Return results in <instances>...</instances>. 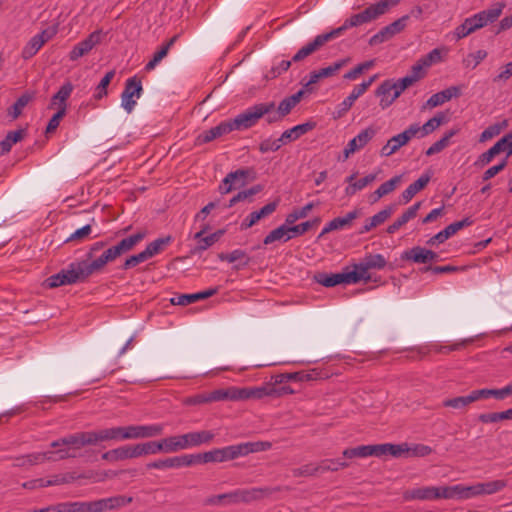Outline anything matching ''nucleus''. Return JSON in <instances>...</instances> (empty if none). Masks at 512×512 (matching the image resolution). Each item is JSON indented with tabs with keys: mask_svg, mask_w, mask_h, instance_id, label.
Here are the masks:
<instances>
[{
	"mask_svg": "<svg viewBox=\"0 0 512 512\" xmlns=\"http://www.w3.org/2000/svg\"><path fill=\"white\" fill-rule=\"evenodd\" d=\"M503 486L504 482H478L474 485L423 486L406 490L403 497L407 501H434L440 499L463 500L482 494H493L499 491Z\"/></svg>",
	"mask_w": 512,
	"mask_h": 512,
	"instance_id": "1",
	"label": "nucleus"
},
{
	"mask_svg": "<svg viewBox=\"0 0 512 512\" xmlns=\"http://www.w3.org/2000/svg\"><path fill=\"white\" fill-rule=\"evenodd\" d=\"M431 452L432 448L424 444H415L413 446H409L407 443H382L374 445H360L357 447L347 448L343 451V456L345 458H385L387 456L402 458L410 456L424 457L431 454Z\"/></svg>",
	"mask_w": 512,
	"mask_h": 512,
	"instance_id": "2",
	"label": "nucleus"
},
{
	"mask_svg": "<svg viewBox=\"0 0 512 512\" xmlns=\"http://www.w3.org/2000/svg\"><path fill=\"white\" fill-rule=\"evenodd\" d=\"M271 447L272 443L268 441L245 442L186 456L189 467L197 464L222 463L251 453L267 451Z\"/></svg>",
	"mask_w": 512,
	"mask_h": 512,
	"instance_id": "3",
	"label": "nucleus"
},
{
	"mask_svg": "<svg viewBox=\"0 0 512 512\" xmlns=\"http://www.w3.org/2000/svg\"><path fill=\"white\" fill-rule=\"evenodd\" d=\"M106 246V241L93 243L86 253V259L78 261L82 268V275H85L87 279L95 273L102 272L108 263L117 259L112 246L109 248Z\"/></svg>",
	"mask_w": 512,
	"mask_h": 512,
	"instance_id": "4",
	"label": "nucleus"
},
{
	"mask_svg": "<svg viewBox=\"0 0 512 512\" xmlns=\"http://www.w3.org/2000/svg\"><path fill=\"white\" fill-rule=\"evenodd\" d=\"M504 7V3L498 2L492 7L466 18L462 24L456 27L454 35L457 39H462L488 24L494 23L501 16Z\"/></svg>",
	"mask_w": 512,
	"mask_h": 512,
	"instance_id": "5",
	"label": "nucleus"
},
{
	"mask_svg": "<svg viewBox=\"0 0 512 512\" xmlns=\"http://www.w3.org/2000/svg\"><path fill=\"white\" fill-rule=\"evenodd\" d=\"M398 3L396 0H381L376 4H372L360 13L353 14L347 18L344 23L333 30H331L334 38L341 36L347 29L357 27L365 23H369L379 16L385 14L391 7Z\"/></svg>",
	"mask_w": 512,
	"mask_h": 512,
	"instance_id": "6",
	"label": "nucleus"
},
{
	"mask_svg": "<svg viewBox=\"0 0 512 512\" xmlns=\"http://www.w3.org/2000/svg\"><path fill=\"white\" fill-rule=\"evenodd\" d=\"M343 455L338 459H325L319 463L305 464L299 468H294L290 471L287 477L300 478V477H322L327 471H338L340 468L348 466Z\"/></svg>",
	"mask_w": 512,
	"mask_h": 512,
	"instance_id": "7",
	"label": "nucleus"
},
{
	"mask_svg": "<svg viewBox=\"0 0 512 512\" xmlns=\"http://www.w3.org/2000/svg\"><path fill=\"white\" fill-rule=\"evenodd\" d=\"M275 109L274 102L259 103L249 107L244 112L237 115L234 119H230L233 130H245L253 127L260 118L269 114Z\"/></svg>",
	"mask_w": 512,
	"mask_h": 512,
	"instance_id": "8",
	"label": "nucleus"
},
{
	"mask_svg": "<svg viewBox=\"0 0 512 512\" xmlns=\"http://www.w3.org/2000/svg\"><path fill=\"white\" fill-rule=\"evenodd\" d=\"M101 443L100 430L77 432L53 441L52 448L68 446L74 452L88 445Z\"/></svg>",
	"mask_w": 512,
	"mask_h": 512,
	"instance_id": "9",
	"label": "nucleus"
},
{
	"mask_svg": "<svg viewBox=\"0 0 512 512\" xmlns=\"http://www.w3.org/2000/svg\"><path fill=\"white\" fill-rule=\"evenodd\" d=\"M86 280V276L82 275V268L80 267L78 261H75L70 263L67 269H62L58 273L48 277L45 280V283L49 288H56L63 285L82 283Z\"/></svg>",
	"mask_w": 512,
	"mask_h": 512,
	"instance_id": "10",
	"label": "nucleus"
},
{
	"mask_svg": "<svg viewBox=\"0 0 512 512\" xmlns=\"http://www.w3.org/2000/svg\"><path fill=\"white\" fill-rule=\"evenodd\" d=\"M269 494L268 489L262 488H251V489H242L236 490L230 493L219 494L210 497L207 502L209 504L215 505L222 502L236 503V502H249L252 500L260 499Z\"/></svg>",
	"mask_w": 512,
	"mask_h": 512,
	"instance_id": "11",
	"label": "nucleus"
},
{
	"mask_svg": "<svg viewBox=\"0 0 512 512\" xmlns=\"http://www.w3.org/2000/svg\"><path fill=\"white\" fill-rule=\"evenodd\" d=\"M350 62V58H344L334 62L333 64L320 68L319 70H314L309 74V80L304 84V88L307 92L312 93L315 88L314 84L319 82L324 78H330L338 74V72L345 67Z\"/></svg>",
	"mask_w": 512,
	"mask_h": 512,
	"instance_id": "12",
	"label": "nucleus"
},
{
	"mask_svg": "<svg viewBox=\"0 0 512 512\" xmlns=\"http://www.w3.org/2000/svg\"><path fill=\"white\" fill-rule=\"evenodd\" d=\"M131 498L123 496H113L94 501H81L83 512H104L107 510L116 509L129 503Z\"/></svg>",
	"mask_w": 512,
	"mask_h": 512,
	"instance_id": "13",
	"label": "nucleus"
},
{
	"mask_svg": "<svg viewBox=\"0 0 512 512\" xmlns=\"http://www.w3.org/2000/svg\"><path fill=\"white\" fill-rule=\"evenodd\" d=\"M408 20H409V15H404L401 18L397 19L396 21L392 22L391 24L383 27L378 33H376L375 35H373L370 38L369 44L371 46H374V45L383 43L385 41H388L394 35H396L404 30V28L407 25Z\"/></svg>",
	"mask_w": 512,
	"mask_h": 512,
	"instance_id": "14",
	"label": "nucleus"
},
{
	"mask_svg": "<svg viewBox=\"0 0 512 512\" xmlns=\"http://www.w3.org/2000/svg\"><path fill=\"white\" fill-rule=\"evenodd\" d=\"M335 39L332 35V32H327L323 34L317 35L312 41L306 43L302 48H300L295 55L292 57L293 62H300L312 55L316 51H318L321 47H323L327 42Z\"/></svg>",
	"mask_w": 512,
	"mask_h": 512,
	"instance_id": "15",
	"label": "nucleus"
},
{
	"mask_svg": "<svg viewBox=\"0 0 512 512\" xmlns=\"http://www.w3.org/2000/svg\"><path fill=\"white\" fill-rule=\"evenodd\" d=\"M100 430L101 442L104 441H122V440H131L135 438V426H118L111 427Z\"/></svg>",
	"mask_w": 512,
	"mask_h": 512,
	"instance_id": "16",
	"label": "nucleus"
},
{
	"mask_svg": "<svg viewBox=\"0 0 512 512\" xmlns=\"http://www.w3.org/2000/svg\"><path fill=\"white\" fill-rule=\"evenodd\" d=\"M232 131H234V130L231 125L230 119L223 121V122L219 123L217 126L212 127L210 129L205 130L202 133H200L195 140V144L202 145V144L209 143V142H211L219 137H222Z\"/></svg>",
	"mask_w": 512,
	"mask_h": 512,
	"instance_id": "17",
	"label": "nucleus"
},
{
	"mask_svg": "<svg viewBox=\"0 0 512 512\" xmlns=\"http://www.w3.org/2000/svg\"><path fill=\"white\" fill-rule=\"evenodd\" d=\"M215 434L210 430L189 432L181 435L183 449L198 447L203 444H210Z\"/></svg>",
	"mask_w": 512,
	"mask_h": 512,
	"instance_id": "18",
	"label": "nucleus"
},
{
	"mask_svg": "<svg viewBox=\"0 0 512 512\" xmlns=\"http://www.w3.org/2000/svg\"><path fill=\"white\" fill-rule=\"evenodd\" d=\"M355 275H347V272L342 273H325L319 272L314 275V280L325 287H334L339 284H349L350 280H353Z\"/></svg>",
	"mask_w": 512,
	"mask_h": 512,
	"instance_id": "19",
	"label": "nucleus"
},
{
	"mask_svg": "<svg viewBox=\"0 0 512 512\" xmlns=\"http://www.w3.org/2000/svg\"><path fill=\"white\" fill-rule=\"evenodd\" d=\"M394 87V79H386L375 90V95L380 98L379 105L382 109L388 108L397 99Z\"/></svg>",
	"mask_w": 512,
	"mask_h": 512,
	"instance_id": "20",
	"label": "nucleus"
},
{
	"mask_svg": "<svg viewBox=\"0 0 512 512\" xmlns=\"http://www.w3.org/2000/svg\"><path fill=\"white\" fill-rule=\"evenodd\" d=\"M188 467L187 456L180 455L166 459H160L146 464L145 469L167 470L173 468Z\"/></svg>",
	"mask_w": 512,
	"mask_h": 512,
	"instance_id": "21",
	"label": "nucleus"
},
{
	"mask_svg": "<svg viewBox=\"0 0 512 512\" xmlns=\"http://www.w3.org/2000/svg\"><path fill=\"white\" fill-rule=\"evenodd\" d=\"M278 206V201H273L263 206L258 211L251 212L241 223V230L248 229L255 225L259 220L272 214Z\"/></svg>",
	"mask_w": 512,
	"mask_h": 512,
	"instance_id": "22",
	"label": "nucleus"
},
{
	"mask_svg": "<svg viewBox=\"0 0 512 512\" xmlns=\"http://www.w3.org/2000/svg\"><path fill=\"white\" fill-rule=\"evenodd\" d=\"M218 292V288H210L205 291L192 293V294H180L176 295L173 298H171V303L173 305H189L191 303H195L199 300L207 299L213 295H215Z\"/></svg>",
	"mask_w": 512,
	"mask_h": 512,
	"instance_id": "23",
	"label": "nucleus"
},
{
	"mask_svg": "<svg viewBox=\"0 0 512 512\" xmlns=\"http://www.w3.org/2000/svg\"><path fill=\"white\" fill-rule=\"evenodd\" d=\"M277 392L276 388L273 386H262V387H245L238 388V399L247 400V399H261L265 396H274V393Z\"/></svg>",
	"mask_w": 512,
	"mask_h": 512,
	"instance_id": "24",
	"label": "nucleus"
},
{
	"mask_svg": "<svg viewBox=\"0 0 512 512\" xmlns=\"http://www.w3.org/2000/svg\"><path fill=\"white\" fill-rule=\"evenodd\" d=\"M461 94L460 87L451 86L445 90L433 94L427 101L424 107L434 108L442 105L443 103L451 100L453 97H459Z\"/></svg>",
	"mask_w": 512,
	"mask_h": 512,
	"instance_id": "25",
	"label": "nucleus"
},
{
	"mask_svg": "<svg viewBox=\"0 0 512 512\" xmlns=\"http://www.w3.org/2000/svg\"><path fill=\"white\" fill-rule=\"evenodd\" d=\"M364 86H354L352 92L341 103H339L333 112V118L339 119L343 117L353 106L354 102L364 94Z\"/></svg>",
	"mask_w": 512,
	"mask_h": 512,
	"instance_id": "26",
	"label": "nucleus"
},
{
	"mask_svg": "<svg viewBox=\"0 0 512 512\" xmlns=\"http://www.w3.org/2000/svg\"><path fill=\"white\" fill-rule=\"evenodd\" d=\"M316 127V123L313 121H309L303 124L296 125L291 129L284 131L280 136V141L283 144H287L289 142L295 141L300 138L302 135L307 132L313 130Z\"/></svg>",
	"mask_w": 512,
	"mask_h": 512,
	"instance_id": "27",
	"label": "nucleus"
},
{
	"mask_svg": "<svg viewBox=\"0 0 512 512\" xmlns=\"http://www.w3.org/2000/svg\"><path fill=\"white\" fill-rule=\"evenodd\" d=\"M431 180L429 173L422 174L416 181L410 184L401 194L403 202L406 204L421 190H423Z\"/></svg>",
	"mask_w": 512,
	"mask_h": 512,
	"instance_id": "28",
	"label": "nucleus"
},
{
	"mask_svg": "<svg viewBox=\"0 0 512 512\" xmlns=\"http://www.w3.org/2000/svg\"><path fill=\"white\" fill-rule=\"evenodd\" d=\"M394 207L393 206H387L383 210L379 211L374 216L368 218L365 221L364 226L360 229L359 234H365L371 231L373 228L381 225L384 223L393 213Z\"/></svg>",
	"mask_w": 512,
	"mask_h": 512,
	"instance_id": "29",
	"label": "nucleus"
},
{
	"mask_svg": "<svg viewBox=\"0 0 512 512\" xmlns=\"http://www.w3.org/2000/svg\"><path fill=\"white\" fill-rule=\"evenodd\" d=\"M291 225L286 224V222L272 230L263 240L264 245H269L274 243L275 241H283L287 242L294 237L292 230H290Z\"/></svg>",
	"mask_w": 512,
	"mask_h": 512,
	"instance_id": "30",
	"label": "nucleus"
},
{
	"mask_svg": "<svg viewBox=\"0 0 512 512\" xmlns=\"http://www.w3.org/2000/svg\"><path fill=\"white\" fill-rule=\"evenodd\" d=\"M421 206V202H416L410 206L399 218H397L391 225L387 227V233L393 234L399 230L408 221L417 216L418 210Z\"/></svg>",
	"mask_w": 512,
	"mask_h": 512,
	"instance_id": "31",
	"label": "nucleus"
},
{
	"mask_svg": "<svg viewBox=\"0 0 512 512\" xmlns=\"http://www.w3.org/2000/svg\"><path fill=\"white\" fill-rule=\"evenodd\" d=\"M228 179L233 182L235 188H240L247 184V180H254L256 173L253 168H242L227 174Z\"/></svg>",
	"mask_w": 512,
	"mask_h": 512,
	"instance_id": "32",
	"label": "nucleus"
},
{
	"mask_svg": "<svg viewBox=\"0 0 512 512\" xmlns=\"http://www.w3.org/2000/svg\"><path fill=\"white\" fill-rule=\"evenodd\" d=\"M218 258L221 261H227L229 263L240 261V263L236 265L237 269L248 266L251 261V258L247 255V253L241 249H235L230 253H219Z\"/></svg>",
	"mask_w": 512,
	"mask_h": 512,
	"instance_id": "33",
	"label": "nucleus"
},
{
	"mask_svg": "<svg viewBox=\"0 0 512 512\" xmlns=\"http://www.w3.org/2000/svg\"><path fill=\"white\" fill-rule=\"evenodd\" d=\"M375 135L376 129L370 126L362 130L357 136L351 139L348 142V145H352L355 151H359L360 149L364 148Z\"/></svg>",
	"mask_w": 512,
	"mask_h": 512,
	"instance_id": "34",
	"label": "nucleus"
},
{
	"mask_svg": "<svg viewBox=\"0 0 512 512\" xmlns=\"http://www.w3.org/2000/svg\"><path fill=\"white\" fill-rule=\"evenodd\" d=\"M135 426V438L144 439L152 438L162 435L163 425L152 424V425H134Z\"/></svg>",
	"mask_w": 512,
	"mask_h": 512,
	"instance_id": "35",
	"label": "nucleus"
},
{
	"mask_svg": "<svg viewBox=\"0 0 512 512\" xmlns=\"http://www.w3.org/2000/svg\"><path fill=\"white\" fill-rule=\"evenodd\" d=\"M238 387H229L227 389H216L208 393L210 402L217 401H239L238 399Z\"/></svg>",
	"mask_w": 512,
	"mask_h": 512,
	"instance_id": "36",
	"label": "nucleus"
},
{
	"mask_svg": "<svg viewBox=\"0 0 512 512\" xmlns=\"http://www.w3.org/2000/svg\"><path fill=\"white\" fill-rule=\"evenodd\" d=\"M34 95L29 92L23 93L15 103L7 110V114L12 120H16L22 114L23 109L33 99Z\"/></svg>",
	"mask_w": 512,
	"mask_h": 512,
	"instance_id": "37",
	"label": "nucleus"
},
{
	"mask_svg": "<svg viewBox=\"0 0 512 512\" xmlns=\"http://www.w3.org/2000/svg\"><path fill=\"white\" fill-rule=\"evenodd\" d=\"M407 143L402 137L401 134H397L391 137L387 143L381 148L380 154L384 157H389L392 154L396 153L401 147L405 146Z\"/></svg>",
	"mask_w": 512,
	"mask_h": 512,
	"instance_id": "38",
	"label": "nucleus"
},
{
	"mask_svg": "<svg viewBox=\"0 0 512 512\" xmlns=\"http://www.w3.org/2000/svg\"><path fill=\"white\" fill-rule=\"evenodd\" d=\"M459 132V129H451L447 131L444 136L436 141L434 144H432L425 152L427 156H432L437 153H440L442 150H444L448 145L450 139L455 136Z\"/></svg>",
	"mask_w": 512,
	"mask_h": 512,
	"instance_id": "39",
	"label": "nucleus"
},
{
	"mask_svg": "<svg viewBox=\"0 0 512 512\" xmlns=\"http://www.w3.org/2000/svg\"><path fill=\"white\" fill-rule=\"evenodd\" d=\"M502 144H504V140H498L490 149L478 157L475 165L480 167L488 165L496 155L503 152Z\"/></svg>",
	"mask_w": 512,
	"mask_h": 512,
	"instance_id": "40",
	"label": "nucleus"
},
{
	"mask_svg": "<svg viewBox=\"0 0 512 512\" xmlns=\"http://www.w3.org/2000/svg\"><path fill=\"white\" fill-rule=\"evenodd\" d=\"M162 453H176L184 450L182 446L181 435L166 437L160 440Z\"/></svg>",
	"mask_w": 512,
	"mask_h": 512,
	"instance_id": "41",
	"label": "nucleus"
},
{
	"mask_svg": "<svg viewBox=\"0 0 512 512\" xmlns=\"http://www.w3.org/2000/svg\"><path fill=\"white\" fill-rule=\"evenodd\" d=\"M447 122V117L444 112L437 113L434 117L430 118L425 124L421 126V137H425L436 130L440 125Z\"/></svg>",
	"mask_w": 512,
	"mask_h": 512,
	"instance_id": "42",
	"label": "nucleus"
},
{
	"mask_svg": "<svg viewBox=\"0 0 512 512\" xmlns=\"http://www.w3.org/2000/svg\"><path fill=\"white\" fill-rule=\"evenodd\" d=\"M171 242H172L171 236L158 238V239L152 241L151 243H149L146 246L144 252L150 259V258L154 257L155 255L161 253L165 249V247L167 245H169Z\"/></svg>",
	"mask_w": 512,
	"mask_h": 512,
	"instance_id": "43",
	"label": "nucleus"
},
{
	"mask_svg": "<svg viewBox=\"0 0 512 512\" xmlns=\"http://www.w3.org/2000/svg\"><path fill=\"white\" fill-rule=\"evenodd\" d=\"M426 249L420 246H415L411 249L404 251L401 255L402 260L412 261L414 263H427Z\"/></svg>",
	"mask_w": 512,
	"mask_h": 512,
	"instance_id": "44",
	"label": "nucleus"
},
{
	"mask_svg": "<svg viewBox=\"0 0 512 512\" xmlns=\"http://www.w3.org/2000/svg\"><path fill=\"white\" fill-rule=\"evenodd\" d=\"M73 91V85L70 82L65 83L60 87L57 93L53 95L51 98L50 108L54 106H59V108L63 105H66V100L70 97Z\"/></svg>",
	"mask_w": 512,
	"mask_h": 512,
	"instance_id": "45",
	"label": "nucleus"
},
{
	"mask_svg": "<svg viewBox=\"0 0 512 512\" xmlns=\"http://www.w3.org/2000/svg\"><path fill=\"white\" fill-rule=\"evenodd\" d=\"M354 270L352 271H346L347 275H355V278L353 280L349 281V284H356L360 282L361 280L369 281L371 279L370 274L368 271L370 268L366 265L365 261L362 259L361 262L354 264Z\"/></svg>",
	"mask_w": 512,
	"mask_h": 512,
	"instance_id": "46",
	"label": "nucleus"
},
{
	"mask_svg": "<svg viewBox=\"0 0 512 512\" xmlns=\"http://www.w3.org/2000/svg\"><path fill=\"white\" fill-rule=\"evenodd\" d=\"M41 453L42 455H45V461H57L76 456L75 452H73L68 446L57 447L55 450Z\"/></svg>",
	"mask_w": 512,
	"mask_h": 512,
	"instance_id": "47",
	"label": "nucleus"
},
{
	"mask_svg": "<svg viewBox=\"0 0 512 512\" xmlns=\"http://www.w3.org/2000/svg\"><path fill=\"white\" fill-rule=\"evenodd\" d=\"M44 461L45 455H42L41 452H36L16 458L14 465L18 467L32 466L35 464L43 463Z\"/></svg>",
	"mask_w": 512,
	"mask_h": 512,
	"instance_id": "48",
	"label": "nucleus"
},
{
	"mask_svg": "<svg viewBox=\"0 0 512 512\" xmlns=\"http://www.w3.org/2000/svg\"><path fill=\"white\" fill-rule=\"evenodd\" d=\"M508 126V121L505 119L501 122L488 126L480 135V142H485L499 135L503 129Z\"/></svg>",
	"mask_w": 512,
	"mask_h": 512,
	"instance_id": "49",
	"label": "nucleus"
},
{
	"mask_svg": "<svg viewBox=\"0 0 512 512\" xmlns=\"http://www.w3.org/2000/svg\"><path fill=\"white\" fill-rule=\"evenodd\" d=\"M510 409L502 412L483 413L478 416L481 423H496L503 420L512 419Z\"/></svg>",
	"mask_w": 512,
	"mask_h": 512,
	"instance_id": "50",
	"label": "nucleus"
},
{
	"mask_svg": "<svg viewBox=\"0 0 512 512\" xmlns=\"http://www.w3.org/2000/svg\"><path fill=\"white\" fill-rule=\"evenodd\" d=\"M102 459L108 462H115L129 459L127 445L111 449L102 454Z\"/></svg>",
	"mask_w": 512,
	"mask_h": 512,
	"instance_id": "51",
	"label": "nucleus"
},
{
	"mask_svg": "<svg viewBox=\"0 0 512 512\" xmlns=\"http://www.w3.org/2000/svg\"><path fill=\"white\" fill-rule=\"evenodd\" d=\"M374 64H375L374 60H368V61L362 62V63L358 64L357 66H355L353 69L346 72L343 75V78L346 80H350V81L356 80L359 77V75H361L363 72L371 69L374 66Z\"/></svg>",
	"mask_w": 512,
	"mask_h": 512,
	"instance_id": "52",
	"label": "nucleus"
},
{
	"mask_svg": "<svg viewBox=\"0 0 512 512\" xmlns=\"http://www.w3.org/2000/svg\"><path fill=\"white\" fill-rule=\"evenodd\" d=\"M95 223V219H91V223L84 225L83 227L77 229L74 233H72L67 239L66 242H74L78 241L81 242L83 240H86L90 238V235L92 233V224Z\"/></svg>",
	"mask_w": 512,
	"mask_h": 512,
	"instance_id": "53",
	"label": "nucleus"
},
{
	"mask_svg": "<svg viewBox=\"0 0 512 512\" xmlns=\"http://www.w3.org/2000/svg\"><path fill=\"white\" fill-rule=\"evenodd\" d=\"M314 206V203L310 202L302 208L293 210L286 216V224L293 225L297 220L305 218Z\"/></svg>",
	"mask_w": 512,
	"mask_h": 512,
	"instance_id": "54",
	"label": "nucleus"
},
{
	"mask_svg": "<svg viewBox=\"0 0 512 512\" xmlns=\"http://www.w3.org/2000/svg\"><path fill=\"white\" fill-rule=\"evenodd\" d=\"M456 233H457L456 226H454V224L451 223L445 229H443L442 231L438 232L436 235L431 237L427 241V244L428 245H434L436 243H443V242H445L447 239H449L451 236H453Z\"/></svg>",
	"mask_w": 512,
	"mask_h": 512,
	"instance_id": "55",
	"label": "nucleus"
},
{
	"mask_svg": "<svg viewBox=\"0 0 512 512\" xmlns=\"http://www.w3.org/2000/svg\"><path fill=\"white\" fill-rule=\"evenodd\" d=\"M127 91H128V94L133 95L136 98H140V96L143 92L142 83H141L140 79H138L136 76L128 78L126 80L123 93H127Z\"/></svg>",
	"mask_w": 512,
	"mask_h": 512,
	"instance_id": "56",
	"label": "nucleus"
},
{
	"mask_svg": "<svg viewBox=\"0 0 512 512\" xmlns=\"http://www.w3.org/2000/svg\"><path fill=\"white\" fill-rule=\"evenodd\" d=\"M115 76V70L108 71L101 79L100 83L96 87L94 98L100 100L102 97L107 95V87Z\"/></svg>",
	"mask_w": 512,
	"mask_h": 512,
	"instance_id": "57",
	"label": "nucleus"
},
{
	"mask_svg": "<svg viewBox=\"0 0 512 512\" xmlns=\"http://www.w3.org/2000/svg\"><path fill=\"white\" fill-rule=\"evenodd\" d=\"M347 227L349 226L343 217H336L326 224L321 233L318 235L317 239H321L324 235L332 231L344 229Z\"/></svg>",
	"mask_w": 512,
	"mask_h": 512,
	"instance_id": "58",
	"label": "nucleus"
},
{
	"mask_svg": "<svg viewBox=\"0 0 512 512\" xmlns=\"http://www.w3.org/2000/svg\"><path fill=\"white\" fill-rule=\"evenodd\" d=\"M402 181V175L392 177L377 188V194L388 195L393 192Z\"/></svg>",
	"mask_w": 512,
	"mask_h": 512,
	"instance_id": "59",
	"label": "nucleus"
},
{
	"mask_svg": "<svg viewBox=\"0 0 512 512\" xmlns=\"http://www.w3.org/2000/svg\"><path fill=\"white\" fill-rule=\"evenodd\" d=\"M363 260L365 261L366 265L371 269H383L387 261L381 254H368L366 255Z\"/></svg>",
	"mask_w": 512,
	"mask_h": 512,
	"instance_id": "60",
	"label": "nucleus"
},
{
	"mask_svg": "<svg viewBox=\"0 0 512 512\" xmlns=\"http://www.w3.org/2000/svg\"><path fill=\"white\" fill-rule=\"evenodd\" d=\"M320 222H321L320 217H315L314 219L305 221L301 224L294 225V226L291 225L290 230H292L294 236L303 235L304 233L309 231L311 228L318 226L320 224Z\"/></svg>",
	"mask_w": 512,
	"mask_h": 512,
	"instance_id": "61",
	"label": "nucleus"
},
{
	"mask_svg": "<svg viewBox=\"0 0 512 512\" xmlns=\"http://www.w3.org/2000/svg\"><path fill=\"white\" fill-rule=\"evenodd\" d=\"M197 241V245L191 249V254H201L203 251L207 250L209 247L215 244L211 235L201 236V238H194Z\"/></svg>",
	"mask_w": 512,
	"mask_h": 512,
	"instance_id": "62",
	"label": "nucleus"
},
{
	"mask_svg": "<svg viewBox=\"0 0 512 512\" xmlns=\"http://www.w3.org/2000/svg\"><path fill=\"white\" fill-rule=\"evenodd\" d=\"M65 114H66V105H63L58 109V111L49 120L47 127H46V131H45L46 134H50L58 128L60 121L65 116Z\"/></svg>",
	"mask_w": 512,
	"mask_h": 512,
	"instance_id": "63",
	"label": "nucleus"
},
{
	"mask_svg": "<svg viewBox=\"0 0 512 512\" xmlns=\"http://www.w3.org/2000/svg\"><path fill=\"white\" fill-rule=\"evenodd\" d=\"M292 60H282L278 65L273 66L266 74L267 79H274L280 76L283 72H286L292 64Z\"/></svg>",
	"mask_w": 512,
	"mask_h": 512,
	"instance_id": "64",
	"label": "nucleus"
}]
</instances>
